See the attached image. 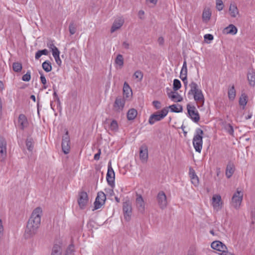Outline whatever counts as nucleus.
Returning <instances> with one entry per match:
<instances>
[{"label":"nucleus","mask_w":255,"mask_h":255,"mask_svg":"<svg viewBox=\"0 0 255 255\" xmlns=\"http://www.w3.org/2000/svg\"><path fill=\"white\" fill-rule=\"evenodd\" d=\"M136 206L138 211L143 214L145 211V203L142 196L140 194H136Z\"/></svg>","instance_id":"nucleus-13"},{"label":"nucleus","mask_w":255,"mask_h":255,"mask_svg":"<svg viewBox=\"0 0 255 255\" xmlns=\"http://www.w3.org/2000/svg\"><path fill=\"white\" fill-rule=\"evenodd\" d=\"M243 198V192L242 191H239L238 189L237 191L234 194L232 198V206L236 209L240 208Z\"/></svg>","instance_id":"nucleus-4"},{"label":"nucleus","mask_w":255,"mask_h":255,"mask_svg":"<svg viewBox=\"0 0 255 255\" xmlns=\"http://www.w3.org/2000/svg\"><path fill=\"white\" fill-rule=\"evenodd\" d=\"M158 42H159V43L160 45H162L163 44V42H164V39L163 37H160L159 38H158Z\"/></svg>","instance_id":"nucleus-63"},{"label":"nucleus","mask_w":255,"mask_h":255,"mask_svg":"<svg viewBox=\"0 0 255 255\" xmlns=\"http://www.w3.org/2000/svg\"><path fill=\"white\" fill-rule=\"evenodd\" d=\"M43 69L46 72H49L52 70V66L50 61L46 60L42 64Z\"/></svg>","instance_id":"nucleus-32"},{"label":"nucleus","mask_w":255,"mask_h":255,"mask_svg":"<svg viewBox=\"0 0 255 255\" xmlns=\"http://www.w3.org/2000/svg\"><path fill=\"white\" fill-rule=\"evenodd\" d=\"M40 53L41 55H47L48 54V51L46 49H44L42 50H40Z\"/></svg>","instance_id":"nucleus-60"},{"label":"nucleus","mask_w":255,"mask_h":255,"mask_svg":"<svg viewBox=\"0 0 255 255\" xmlns=\"http://www.w3.org/2000/svg\"><path fill=\"white\" fill-rule=\"evenodd\" d=\"M110 128L113 131H117L118 129V124L115 120H113L110 124Z\"/></svg>","instance_id":"nucleus-43"},{"label":"nucleus","mask_w":255,"mask_h":255,"mask_svg":"<svg viewBox=\"0 0 255 255\" xmlns=\"http://www.w3.org/2000/svg\"><path fill=\"white\" fill-rule=\"evenodd\" d=\"M189 173V176H190V177L191 179L192 178L195 177L197 176L196 175L195 170L192 167H190Z\"/></svg>","instance_id":"nucleus-53"},{"label":"nucleus","mask_w":255,"mask_h":255,"mask_svg":"<svg viewBox=\"0 0 255 255\" xmlns=\"http://www.w3.org/2000/svg\"><path fill=\"white\" fill-rule=\"evenodd\" d=\"M221 202V197L220 195H214L212 197V204L215 209H219L220 208V202Z\"/></svg>","instance_id":"nucleus-22"},{"label":"nucleus","mask_w":255,"mask_h":255,"mask_svg":"<svg viewBox=\"0 0 255 255\" xmlns=\"http://www.w3.org/2000/svg\"><path fill=\"white\" fill-rule=\"evenodd\" d=\"M248 80L251 86L254 87L255 85V72L253 70L248 72Z\"/></svg>","instance_id":"nucleus-24"},{"label":"nucleus","mask_w":255,"mask_h":255,"mask_svg":"<svg viewBox=\"0 0 255 255\" xmlns=\"http://www.w3.org/2000/svg\"><path fill=\"white\" fill-rule=\"evenodd\" d=\"M168 109H170L171 112L180 113L182 112L183 108L181 105H172L168 107Z\"/></svg>","instance_id":"nucleus-29"},{"label":"nucleus","mask_w":255,"mask_h":255,"mask_svg":"<svg viewBox=\"0 0 255 255\" xmlns=\"http://www.w3.org/2000/svg\"><path fill=\"white\" fill-rule=\"evenodd\" d=\"M123 210L125 220L127 221H129L132 214L131 203L129 200H127L123 203Z\"/></svg>","instance_id":"nucleus-7"},{"label":"nucleus","mask_w":255,"mask_h":255,"mask_svg":"<svg viewBox=\"0 0 255 255\" xmlns=\"http://www.w3.org/2000/svg\"><path fill=\"white\" fill-rule=\"evenodd\" d=\"M132 90L128 84L125 82L123 86V97L128 99L132 96Z\"/></svg>","instance_id":"nucleus-18"},{"label":"nucleus","mask_w":255,"mask_h":255,"mask_svg":"<svg viewBox=\"0 0 255 255\" xmlns=\"http://www.w3.org/2000/svg\"><path fill=\"white\" fill-rule=\"evenodd\" d=\"M39 73L40 74V80H41V83L43 85H45L46 84V79L45 77V76H44L43 73L42 71H39Z\"/></svg>","instance_id":"nucleus-51"},{"label":"nucleus","mask_w":255,"mask_h":255,"mask_svg":"<svg viewBox=\"0 0 255 255\" xmlns=\"http://www.w3.org/2000/svg\"><path fill=\"white\" fill-rule=\"evenodd\" d=\"M139 157L142 161H146L148 158V149L146 145H142L139 149Z\"/></svg>","instance_id":"nucleus-16"},{"label":"nucleus","mask_w":255,"mask_h":255,"mask_svg":"<svg viewBox=\"0 0 255 255\" xmlns=\"http://www.w3.org/2000/svg\"><path fill=\"white\" fill-rule=\"evenodd\" d=\"M115 173L112 167L111 162L108 163V172L106 175V180L109 185L112 188L115 187Z\"/></svg>","instance_id":"nucleus-5"},{"label":"nucleus","mask_w":255,"mask_h":255,"mask_svg":"<svg viewBox=\"0 0 255 255\" xmlns=\"http://www.w3.org/2000/svg\"><path fill=\"white\" fill-rule=\"evenodd\" d=\"M157 200L159 207L161 209H165L167 204V198L163 191H160L157 195Z\"/></svg>","instance_id":"nucleus-12"},{"label":"nucleus","mask_w":255,"mask_h":255,"mask_svg":"<svg viewBox=\"0 0 255 255\" xmlns=\"http://www.w3.org/2000/svg\"><path fill=\"white\" fill-rule=\"evenodd\" d=\"M53 56L54 57L56 63L60 66L61 65L62 61L60 58V51L59 50L55 49V51H53V53H52Z\"/></svg>","instance_id":"nucleus-33"},{"label":"nucleus","mask_w":255,"mask_h":255,"mask_svg":"<svg viewBox=\"0 0 255 255\" xmlns=\"http://www.w3.org/2000/svg\"><path fill=\"white\" fill-rule=\"evenodd\" d=\"M123 47L126 49H128L129 48V44L126 41H124L122 44Z\"/></svg>","instance_id":"nucleus-58"},{"label":"nucleus","mask_w":255,"mask_h":255,"mask_svg":"<svg viewBox=\"0 0 255 255\" xmlns=\"http://www.w3.org/2000/svg\"><path fill=\"white\" fill-rule=\"evenodd\" d=\"M229 12L231 16L233 17H236L237 14L239 13V11L237 8V7L235 5V4H230Z\"/></svg>","instance_id":"nucleus-27"},{"label":"nucleus","mask_w":255,"mask_h":255,"mask_svg":"<svg viewBox=\"0 0 255 255\" xmlns=\"http://www.w3.org/2000/svg\"><path fill=\"white\" fill-rule=\"evenodd\" d=\"M6 149V141L5 138L0 136V149Z\"/></svg>","instance_id":"nucleus-46"},{"label":"nucleus","mask_w":255,"mask_h":255,"mask_svg":"<svg viewBox=\"0 0 255 255\" xmlns=\"http://www.w3.org/2000/svg\"><path fill=\"white\" fill-rule=\"evenodd\" d=\"M53 96L56 100H57L58 102H59V98L58 96V95L57 94V92L54 91L53 93Z\"/></svg>","instance_id":"nucleus-62"},{"label":"nucleus","mask_w":255,"mask_h":255,"mask_svg":"<svg viewBox=\"0 0 255 255\" xmlns=\"http://www.w3.org/2000/svg\"><path fill=\"white\" fill-rule=\"evenodd\" d=\"M187 109L189 117L195 123H198L200 120V115L194 106L190 104L187 105Z\"/></svg>","instance_id":"nucleus-6"},{"label":"nucleus","mask_w":255,"mask_h":255,"mask_svg":"<svg viewBox=\"0 0 255 255\" xmlns=\"http://www.w3.org/2000/svg\"><path fill=\"white\" fill-rule=\"evenodd\" d=\"M115 63L120 66L124 65V58L122 55L119 54L117 55L115 59Z\"/></svg>","instance_id":"nucleus-38"},{"label":"nucleus","mask_w":255,"mask_h":255,"mask_svg":"<svg viewBox=\"0 0 255 255\" xmlns=\"http://www.w3.org/2000/svg\"><path fill=\"white\" fill-rule=\"evenodd\" d=\"M30 98L32 100H33L34 102L36 101V98H35V96L34 95H31Z\"/></svg>","instance_id":"nucleus-64"},{"label":"nucleus","mask_w":255,"mask_h":255,"mask_svg":"<svg viewBox=\"0 0 255 255\" xmlns=\"http://www.w3.org/2000/svg\"><path fill=\"white\" fill-rule=\"evenodd\" d=\"M137 115V111L133 108L129 109L127 113V119L128 121L134 120Z\"/></svg>","instance_id":"nucleus-25"},{"label":"nucleus","mask_w":255,"mask_h":255,"mask_svg":"<svg viewBox=\"0 0 255 255\" xmlns=\"http://www.w3.org/2000/svg\"><path fill=\"white\" fill-rule=\"evenodd\" d=\"M6 156V149H0V161H4Z\"/></svg>","instance_id":"nucleus-45"},{"label":"nucleus","mask_w":255,"mask_h":255,"mask_svg":"<svg viewBox=\"0 0 255 255\" xmlns=\"http://www.w3.org/2000/svg\"><path fill=\"white\" fill-rule=\"evenodd\" d=\"M133 76L135 78L139 79V81H141L143 78V73L140 70H137L134 72Z\"/></svg>","instance_id":"nucleus-48"},{"label":"nucleus","mask_w":255,"mask_h":255,"mask_svg":"<svg viewBox=\"0 0 255 255\" xmlns=\"http://www.w3.org/2000/svg\"><path fill=\"white\" fill-rule=\"evenodd\" d=\"M124 23V20L122 18L115 20L112 26L111 32L113 33L121 28V26L123 25Z\"/></svg>","instance_id":"nucleus-20"},{"label":"nucleus","mask_w":255,"mask_h":255,"mask_svg":"<svg viewBox=\"0 0 255 255\" xmlns=\"http://www.w3.org/2000/svg\"><path fill=\"white\" fill-rule=\"evenodd\" d=\"M228 94L229 100L233 101L235 99L236 97V91L234 85L228 90Z\"/></svg>","instance_id":"nucleus-34"},{"label":"nucleus","mask_w":255,"mask_h":255,"mask_svg":"<svg viewBox=\"0 0 255 255\" xmlns=\"http://www.w3.org/2000/svg\"><path fill=\"white\" fill-rule=\"evenodd\" d=\"M216 8L218 10L221 11L223 9L224 5L222 0H216Z\"/></svg>","instance_id":"nucleus-47"},{"label":"nucleus","mask_w":255,"mask_h":255,"mask_svg":"<svg viewBox=\"0 0 255 255\" xmlns=\"http://www.w3.org/2000/svg\"><path fill=\"white\" fill-rule=\"evenodd\" d=\"M42 215V210L40 207L36 208L32 212L28 219L24 237L28 239L33 237L37 232L41 223V218Z\"/></svg>","instance_id":"nucleus-1"},{"label":"nucleus","mask_w":255,"mask_h":255,"mask_svg":"<svg viewBox=\"0 0 255 255\" xmlns=\"http://www.w3.org/2000/svg\"><path fill=\"white\" fill-rule=\"evenodd\" d=\"M225 130L230 134L233 135L234 134V128L230 124H227L225 126Z\"/></svg>","instance_id":"nucleus-42"},{"label":"nucleus","mask_w":255,"mask_h":255,"mask_svg":"<svg viewBox=\"0 0 255 255\" xmlns=\"http://www.w3.org/2000/svg\"><path fill=\"white\" fill-rule=\"evenodd\" d=\"M180 79L183 81V82L184 83V86H185V88L186 89L187 88V84H188L187 76L182 77L180 78Z\"/></svg>","instance_id":"nucleus-55"},{"label":"nucleus","mask_w":255,"mask_h":255,"mask_svg":"<svg viewBox=\"0 0 255 255\" xmlns=\"http://www.w3.org/2000/svg\"><path fill=\"white\" fill-rule=\"evenodd\" d=\"M76 24L73 21H71L69 26V30L71 35L74 34L76 32Z\"/></svg>","instance_id":"nucleus-37"},{"label":"nucleus","mask_w":255,"mask_h":255,"mask_svg":"<svg viewBox=\"0 0 255 255\" xmlns=\"http://www.w3.org/2000/svg\"><path fill=\"white\" fill-rule=\"evenodd\" d=\"M74 245L73 244H71L66 250L65 255H73L74 252Z\"/></svg>","instance_id":"nucleus-41"},{"label":"nucleus","mask_w":255,"mask_h":255,"mask_svg":"<svg viewBox=\"0 0 255 255\" xmlns=\"http://www.w3.org/2000/svg\"><path fill=\"white\" fill-rule=\"evenodd\" d=\"M89 200L87 193L85 191H81L79 193L78 203L80 208L84 209L87 205Z\"/></svg>","instance_id":"nucleus-10"},{"label":"nucleus","mask_w":255,"mask_h":255,"mask_svg":"<svg viewBox=\"0 0 255 255\" xmlns=\"http://www.w3.org/2000/svg\"><path fill=\"white\" fill-rule=\"evenodd\" d=\"M126 100L124 97L119 96L116 98L114 104V108L117 112L123 111L125 105Z\"/></svg>","instance_id":"nucleus-11"},{"label":"nucleus","mask_w":255,"mask_h":255,"mask_svg":"<svg viewBox=\"0 0 255 255\" xmlns=\"http://www.w3.org/2000/svg\"><path fill=\"white\" fill-rule=\"evenodd\" d=\"M187 63H186V60H184L181 72H180V78H181L184 76H187Z\"/></svg>","instance_id":"nucleus-35"},{"label":"nucleus","mask_w":255,"mask_h":255,"mask_svg":"<svg viewBox=\"0 0 255 255\" xmlns=\"http://www.w3.org/2000/svg\"><path fill=\"white\" fill-rule=\"evenodd\" d=\"M106 192L109 194L110 196H112L114 195V192L113 190V188L112 189H105Z\"/></svg>","instance_id":"nucleus-57"},{"label":"nucleus","mask_w":255,"mask_h":255,"mask_svg":"<svg viewBox=\"0 0 255 255\" xmlns=\"http://www.w3.org/2000/svg\"><path fill=\"white\" fill-rule=\"evenodd\" d=\"M168 96L174 102H180L183 100V98L176 91L168 93Z\"/></svg>","instance_id":"nucleus-19"},{"label":"nucleus","mask_w":255,"mask_h":255,"mask_svg":"<svg viewBox=\"0 0 255 255\" xmlns=\"http://www.w3.org/2000/svg\"><path fill=\"white\" fill-rule=\"evenodd\" d=\"M211 248L215 250L223 252L225 250L227 249L225 245L219 241H215L212 243L211 245Z\"/></svg>","instance_id":"nucleus-15"},{"label":"nucleus","mask_w":255,"mask_h":255,"mask_svg":"<svg viewBox=\"0 0 255 255\" xmlns=\"http://www.w3.org/2000/svg\"><path fill=\"white\" fill-rule=\"evenodd\" d=\"M22 68V64L19 62H14L12 64V69L15 72H20Z\"/></svg>","instance_id":"nucleus-36"},{"label":"nucleus","mask_w":255,"mask_h":255,"mask_svg":"<svg viewBox=\"0 0 255 255\" xmlns=\"http://www.w3.org/2000/svg\"><path fill=\"white\" fill-rule=\"evenodd\" d=\"M168 113V108H164L151 114L148 119V123L152 125L155 122H159L163 119Z\"/></svg>","instance_id":"nucleus-3"},{"label":"nucleus","mask_w":255,"mask_h":255,"mask_svg":"<svg viewBox=\"0 0 255 255\" xmlns=\"http://www.w3.org/2000/svg\"><path fill=\"white\" fill-rule=\"evenodd\" d=\"M191 180L192 183L194 184V186H197L199 185V178L198 176L192 178Z\"/></svg>","instance_id":"nucleus-52"},{"label":"nucleus","mask_w":255,"mask_h":255,"mask_svg":"<svg viewBox=\"0 0 255 255\" xmlns=\"http://www.w3.org/2000/svg\"><path fill=\"white\" fill-rule=\"evenodd\" d=\"M18 123L19 128L22 130L26 128L29 125L26 117L23 114H21L19 115L18 118Z\"/></svg>","instance_id":"nucleus-14"},{"label":"nucleus","mask_w":255,"mask_h":255,"mask_svg":"<svg viewBox=\"0 0 255 255\" xmlns=\"http://www.w3.org/2000/svg\"><path fill=\"white\" fill-rule=\"evenodd\" d=\"M41 53H40V50L37 51L35 55V58L36 59L38 60L39 59V58L41 56Z\"/></svg>","instance_id":"nucleus-59"},{"label":"nucleus","mask_w":255,"mask_h":255,"mask_svg":"<svg viewBox=\"0 0 255 255\" xmlns=\"http://www.w3.org/2000/svg\"><path fill=\"white\" fill-rule=\"evenodd\" d=\"M62 250L60 246L54 245L53 247L51 255H61Z\"/></svg>","instance_id":"nucleus-30"},{"label":"nucleus","mask_w":255,"mask_h":255,"mask_svg":"<svg viewBox=\"0 0 255 255\" xmlns=\"http://www.w3.org/2000/svg\"><path fill=\"white\" fill-rule=\"evenodd\" d=\"M247 101H248L247 95L245 93H242L241 94V96L239 99V104L241 106H243V109H245V107L246 106V105L247 104Z\"/></svg>","instance_id":"nucleus-28"},{"label":"nucleus","mask_w":255,"mask_h":255,"mask_svg":"<svg viewBox=\"0 0 255 255\" xmlns=\"http://www.w3.org/2000/svg\"><path fill=\"white\" fill-rule=\"evenodd\" d=\"M204 132L202 129L198 128L193 139V144L196 151L200 153L202 148Z\"/></svg>","instance_id":"nucleus-2"},{"label":"nucleus","mask_w":255,"mask_h":255,"mask_svg":"<svg viewBox=\"0 0 255 255\" xmlns=\"http://www.w3.org/2000/svg\"><path fill=\"white\" fill-rule=\"evenodd\" d=\"M220 255H236L234 253L228 252V251H226V250L223 251V253L220 254Z\"/></svg>","instance_id":"nucleus-56"},{"label":"nucleus","mask_w":255,"mask_h":255,"mask_svg":"<svg viewBox=\"0 0 255 255\" xmlns=\"http://www.w3.org/2000/svg\"><path fill=\"white\" fill-rule=\"evenodd\" d=\"M235 171V167L233 163L230 161L228 162L226 169V175L228 178H230L233 174Z\"/></svg>","instance_id":"nucleus-21"},{"label":"nucleus","mask_w":255,"mask_h":255,"mask_svg":"<svg viewBox=\"0 0 255 255\" xmlns=\"http://www.w3.org/2000/svg\"><path fill=\"white\" fill-rule=\"evenodd\" d=\"M189 86L191 89L188 92V95H192L194 93L197 92L198 91L200 90L197 84L194 81L191 82L189 84Z\"/></svg>","instance_id":"nucleus-26"},{"label":"nucleus","mask_w":255,"mask_h":255,"mask_svg":"<svg viewBox=\"0 0 255 255\" xmlns=\"http://www.w3.org/2000/svg\"><path fill=\"white\" fill-rule=\"evenodd\" d=\"M100 154H101V150H99V152L95 154L94 159L96 160H99V158H100Z\"/></svg>","instance_id":"nucleus-61"},{"label":"nucleus","mask_w":255,"mask_h":255,"mask_svg":"<svg viewBox=\"0 0 255 255\" xmlns=\"http://www.w3.org/2000/svg\"><path fill=\"white\" fill-rule=\"evenodd\" d=\"M106 200V194L102 191L99 192L94 202V209L93 210L100 208L105 204Z\"/></svg>","instance_id":"nucleus-8"},{"label":"nucleus","mask_w":255,"mask_h":255,"mask_svg":"<svg viewBox=\"0 0 255 255\" xmlns=\"http://www.w3.org/2000/svg\"><path fill=\"white\" fill-rule=\"evenodd\" d=\"M31 79V73L29 71H28L27 73L23 75L22 77V80L23 81L28 82Z\"/></svg>","instance_id":"nucleus-49"},{"label":"nucleus","mask_w":255,"mask_h":255,"mask_svg":"<svg viewBox=\"0 0 255 255\" xmlns=\"http://www.w3.org/2000/svg\"><path fill=\"white\" fill-rule=\"evenodd\" d=\"M27 149L29 151H32L33 149V139L31 137H27L25 141Z\"/></svg>","instance_id":"nucleus-31"},{"label":"nucleus","mask_w":255,"mask_h":255,"mask_svg":"<svg viewBox=\"0 0 255 255\" xmlns=\"http://www.w3.org/2000/svg\"><path fill=\"white\" fill-rule=\"evenodd\" d=\"M192 95L194 96V99L196 102L201 104V106L204 105V97L201 89Z\"/></svg>","instance_id":"nucleus-17"},{"label":"nucleus","mask_w":255,"mask_h":255,"mask_svg":"<svg viewBox=\"0 0 255 255\" xmlns=\"http://www.w3.org/2000/svg\"><path fill=\"white\" fill-rule=\"evenodd\" d=\"M152 105L156 110L160 109L161 107V104L160 102L158 101H153L152 102Z\"/></svg>","instance_id":"nucleus-50"},{"label":"nucleus","mask_w":255,"mask_h":255,"mask_svg":"<svg viewBox=\"0 0 255 255\" xmlns=\"http://www.w3.org/2000/svg\"><path fill=\"white\" fill-rule=\"evenodd\" d=\"M237 28L233 24H231L224 29V32L234 35L237 33Z\"/></svg>","instance_id":"nucleus-23"},{"label":"nucleus","mask_w":255,"mask_h":255,"mask_svg":"<svg viewBox=\"0 0 255 255\" xmlns=\"http://www.w3.org/2000/svg\"><path fill=\"white\" fill-rule=\"evenodd\" d=\"M213 35L211 34H207L204 35L205 40H208L209 41H211L213 39Z\"/></svg>","instance_id":"nucleus-54"},{"label":"nucleus","mask_w":255,"mask_h":255,"mask_svg":"<svg viewBox=\"0 0 255 255\" xmlns=\"http://www.w3.org/2000/svg\"><path fill=\"white\" fill-rule=\"evenodd\" d=\"M62 149L64 154H67L70 151V137L68 135V131L67 130L64 135L63 136L62 141Z\"/></svg>","instance_id":"nucleus-9"},{"label":"nucleus","mask_w":255,"mask_h":255,"mask_svg":"<svg viewBox=\"0 0 255 255\" xmlns=\"http://www.w3.org/2000/svg\"><path fill=\"white\" fill-rule=\"evenodd\" d=\"M47 46L51 50L52 53H53V51H55V49L58 50V49L54 45L53 41L51 40H48L47 43Z\"/></svg>","instance_id":"nucleus-44"},{"label":"nucleus","mask_w":255,"mask_h":255,"mask_svg":"<svg viewBox=\"0 0 255 255\" xmlns=\"http://www.w3.org/2000/svg\"><path fill=\"white\" fill-rule=\"evenodd\" d=\"M211 13L209 10H204L202 13V18L204 20H208L210 19Z\"/></svg>","instance_id":"nucleus-40"},{"label":"nucleus","mask_w":255,"mask_h":255,"mask_svg":"<svg viewBox=\"0 0 255 255\" xmlns=\"http://www.w3.org/2000/svg\"><path fill=\"white\" fill-rule=\"evenodd\" d=\"M181 87L180 81L178 79L173 80V89L174 91L178 90Z\"/></svg>","instance_id":"nucleus-39"}]
</instances>
